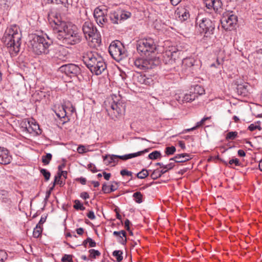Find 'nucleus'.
Segmentation results:
<instances>
[{"label": "nucleus", "instance_id": "nucleus-23", "mask_svg": "<svg viewBox=\"0 0 262 262\" xmlns=\"http://www.w3.org/2000/svg\"><path fill=\"white\" fill-rule=\"evenodd\" d=\"M110 19L112 23L118 24L122 22L121 17H120V14L119 10L114 11L110 14Z\"/></svg>", "mask_w": 262, "mask_h": 262}, {"label": "nucleus", "instance_id": "nucleus-46", "mask_svg": "<svg viewBox=\"0 0 262 262\" xmlns=\"http://www.w3.org/2000/svg\"><path fill=\"white\" fill-rule=\"evenodd\" d=\"M7 257V253L4 250H0V262H5Z\"/></svg>", "mask_w": 262, "mask_h": 262}, {"label": "nucleus", "instance_id": "nucleus-47", "mask_svg": "<svg viewBox=\"0 0 262 262\" xmlns=\"http://www.w3.org/2000/svg\"><path fill=\"white\" fill-rule=\"evenodd\" d=\"M162 174L161 173L160 171H159V169L157 168L152 172V173L151 174V177L153 179H156L160 177H161Z\"/></svg>", "mask_w": 262, "mask_h": 262}, {"label": "nucleus", "instance_id": "nucleus-44", "mask_svg": "<svg viewBox=\"0 0 262 262\" xmlns=\"http://www.w3.org/2000/svg\"><path fill=\"white\" fill-rule=\"evenodd\" d=\"M52 155L50 153L47 154L45 156H42V162L44 164H49L52 158Z\"/></svg>", "mask_w": 262, "mask_h": 262}, {"label": "nucleus", "instance_id": "nucleus-63", "mask_svg": "<svg viewBox=\"0 0 262 262\" xmlns=\"http://www.w3.org/2000/svg\"><path fill=\"white\" fill-rule=\"evenodd\" d=\"M103 175L104 179L106 180H108L111 176L110 173H106V172H103Z\"/></svg>", "mask_w": 262, "mask_h": 262}, {"label": "nucleus", "instance_id": "nucleus-54", "mask_svg": "<svg viewBox=\"0 0 262 262\" xmlns=\"http://www.w3.org/2000/svg\"><path fill=\"white\" fill-rule=\"evenodd\" d=\"M87 241L89 242L90 247H95L96 246V242L93 241L91 237L87 238Z\"/></svg>", "mask_w": 262, "mask_h": 262}, {"label": "nucleus", "instance_id": "nucleus-41", "mask_svg": "<svg viewBox=\"0 0 262 262\" xmlns=\"http://www.w3.org/2000/svg\"><path fill=\"white\" fill-rule=\"evenodd\" d=\"M237 134L236 132H230L227 134L226 139L227 140H234L237 137Z\"/></svg>", "mask_w": 262, "mask_h": 262}, {"label": "nucleus", "instance_id": "nucleus-62", "mask_svg": "<svg viewBox=\"0 0 262 262\" xmlns=\"http://www.w3.org/2000/svg\"><path fill=\"white\" fill-rule=\"evenodd\" d=\"M95 165H87L88 169H89L91 171H92L93 172H95L97 170H96V168L94 166Z\"/></svg>", "mask_w": 262, "mask_h": 262}, {"label": "nucleus", "instance_id": "nucleus-57", "mask_svg": "<svg viewBox=\"0 0 262 262\" xmlns=\"http://www.w3.org/2000/svg\"><path fill=\"white\" fill-rule=\"evenodd\" d=\"M77 181H79L81 184L85 185L86 182V180L85 178L80 177L76 179Z\"/></svg>", "mask_w": 262, "mask_h": 262}, {"label": "nucleus", "instance_id": "nucleus-39", "mask_svg": "<svg viewBox=\"0 0 262 262\" xmlns=\"http://www.w3.org/2000/svg\"><path fill=\"white\" fill-rule=\"evenodd\" d=\"M74 204H75L73 207L76 210H85V208L80 203L79 200H75L74 201Z\"/></svg>", "mask_w": 262, "mask_h": 262}, {"label": "nucleus", "instance_id": "nucleus-34", "mask_svg": "<svg viewBox=\"0 0 262 262\" xmlns=\"http://www.w3.org/2000/svg\"><path fill=\"white\" fill-rule=\"evenodd\" d=\"M42 231L41 226L40 225L37 224L36 227L34 228L33 232V235L34 237L37 238L41 234Z\"/></svg>", "mask_w": 262, "mask_h": 262}, {"label": "nucleus", "instance_id": "nucleus-36", "mask_svg": "<svg viewBox=\"0 0 262 262\" xmlns=\"http://www.w3.org/2000/svg\"><path fill=\"white\" fill-rule=\"evenodd\" d=\"M105 15L104 12L99 8H96L94 11V17L96 19Z\"/></svg>", "mask_w": 262, "mask_h": 262}, {"label": "nucleus", "instance_id": "nucleus-1", "mask_svg": "<svg viewBox=\"0 0 262 262\" xmlns=\"http://www.w3.org/2000/svg\"><path fill=\"white\" fill-rule=\"evenodd\" d=\"M50 24L57 41L63 46L75 45L81 41L82 35L75 25L58 17L51 21Z\"/></svg>", "mask_w": 262, "mask_h": 262}, {"label": "nucleus", "instance_id": "nucleus-15", "mask_svg": "<svg viewBox=\"0 0 262 262\" xmlns=\"http://www.w3.org/2000/svg\"><path fill=\"white\" fill-rule=\"evenodd\" d=\"M134 82L137 84L150 85L152 82V79L150 77H147L145 75L137 72L134 74L133 76Z\"/></svg>", "mask_w": 262, "mask_h": 262}, {"label": "nucleus", "instance_id": "nucleus-8", "mask_svg": "<svg viewBox=\"0 0 262 262\" xmlns=\"http://www.w3.org/2000/svg\"><path fill=\"white\" fill-rule=\"evenodd\" d=\"M82 30L87 39L91 38L92 42H100V34L92 23L90 21H85L83 25Z\"/></svg>", "mask_w": 262, "mask_h": 262}, {"label": "nucleus", "instance_id": "nucleus-53", "mask_svg": "<svg viewBox=\"0 0 262 262\" xmlns=\"http://www.w3.org/2000/svg\"><path fill=\"white\" fill-rule=\"evenodd\" d=\"M248 129L250 131H254L256 129H258L259 130H260L261 129V127L259 125H255L254 124H251L249 126Z\"/></svg>", "mask_w": 262, "mask_h": 262}, {"label": "nucleus", "instance_id": "nucleus-50", "mask_svg": "<svg viewBox=\"0 0 262 262\" xmlns=\"http://www.w3.org/2000/svg\"><path fill=\"white\" fill-rule=\"evenodd\" d=\"M119 187L118 183L116 182H113L110 185V191L111 192H114L118 189Z\"/></svg>", "mask_w": 262, "mask_h": 262}, {"label": "nucleus", "instance_id": "nucleus-27", "mask_svg": "<svg viewBox=\"0 0 262 262\" xmlns=\"http://www.w3.org/2000/svg\"><path fill=\"white\" fill-rule=\"evenodd\" d=\"M55 113L59 118H65L67 116L65 107L63 105L59 107L58 110H55Z\"/></svg>", "mask_w": 262, "mask_h": 262}, {"label": "nucleus", "instance_id": "nucleus-52", "mask_svg": "<svg viewBox=\"0 0 262 262\" xmlns=\"http://www.w3.org/2000/svg\"><path fill=\"white\" fill-rule=\"evenodd\" d=\"M102 190L104 193H109L111 192L110 191V186H108L106 184H104L102 185Z\"/></svg>", "mask_w": 262, "mask_h": 262}, {"label": "nucleus", "instance_id": "nucleus-17", "mask_svg": "<svg viewBox=\"0 0 262 262\" xmlns=\"http://www.w3.org/2000/svg\"><path fill=\"white\" fill-rule=\"evenodd\" d=\"M12 157L9 155L8 150L2 147H0V164H10Z\"/></svg>", "mask_w": 262, "mask_h": 262}, {"label": "nucleus", "instance_id": "nucleus-37", "mask_svg": "<svg viewBox=\"0 0 262 262\" xmlns=\"http://www.w3.org/2000/svg\"><path fill=\"white\" fill-rule=\"evenodd\" d=\"M65 165H59L58 167V171L62 177V179L64 180L67 178V171L66 170H62Z\"/></svg>", "mask_w": 262, "mask_h": 262}, {"label": "nucleus", "instance_id": "nucleus-25", "mask_svg": "<svg viewBox=\"0 0 262 262\" xmlns=\"http://www.w3.org/2000/svg\"><path fill=\"white\" fill-rule=\"evenodd\" d=\"M189 160V156L187 155H179L173 158L170 159V161H174L176 163H184Z\"/></svg>", "mask_w": 262, "mask_h": 262}, {"label": "nucleus", "instance_id": "nucleus-51", "mask_svg": "<svg viewBox=\"0 0 262 262\" xmlns=\"http://www.w3.org/2000/svg\"><path fill=\"white\" fill-rule=\"evenodd\" d=\"M120 174L122 177L132 176L133 172L130 171H128L125 169H124L120 171Z\"/></svg>", "mask_w": 262, "mask_h": 262}, {"label": "nucleus", "instance_id": "nucleus-7", "mask_svg": "<svg viewBox=\"0 0 262 262\" xmlns=\"http://www.w3.org/2000/svg\"><path fill=\"white\" fill-rule=\"evenodd\" d=\"M195 21L196 24L199 26V32L200 33H204L205 36L207 37L213 33L215 25L210 19L202 18L201 16H198Z\"/></svg>", "mask_w": 262, "mask_h": 262}, {"label": "nucleus", "instance_id": "nucleus-5", "mask_svg": "<svg viewBox=\"0 0 262 262\" xmlns=\"http://www.w3.org/2000/svg\"><path fill=\"white\" fill-rule=\"evenodd\" d=\"M157 49V45L155 40L150 38L140 39L137 43V50L142 55L149 56L154 53Z\"/></svg>", "mask_w": 262, "mask_h": 262}, {"label": "nucleus", "instance_id": "nucleus-3", "mask_svg": "<svg viewBox=\"0 0 262 262\" xmlns=\"http://www.w3.org/2000/svg\"><path fill=\"white\" fill-rule=\"evenodd\" d=\"M21 38V34L18 26L13 25L7 27L3 37V40L9 48V52L14 56L19 51Z\"/></svg>", "mask_w": 262, "mask_h": 262}, {"label": "nucleus", "instance_id": "nucleus-6", "mask_svg": "<svg viewBox=\"0 0 262 262\" xmlns=\"http://www.w3.org/2000/svg\"><path fill=\"white\" fill-rule=\"evenodd\" d=\"M108 52L116 61L119 62L127 57V52L123 44L119 41L112 42L109 46Z\"/></svg>", "mask_w": 262, "mask_h": 262}, {"label": "nucleus", "instance_id": "nucleus-11", "mask_svg": "<svg viewBox=\"0 0 262 262\" xmlns=\"http://www.w3.org/2000/svg\"><path fill=\"white\" fill-rule=\"evenodd\" d=\"M237 22V16L233 12H227L223 14L221 19L222 27L226 30H230V28L236 25Z\"/></svg>", "mask_w": 262, "mask_h": 262}, {"label": "nucleus", "instance_id": "nucleus-9", "mask_svg": "<svg viewBox=\"0 0 262 262\" xmlns=\"http://www.w3.org/2000/svg\"><path fill=\"white\" fill-rule=\"evenodd\" d=\"M148 149H145L143 150L139 151L135 153L129 154L123 156L108 155L103 157V160L105 162H108V164H111L112 163H117L118 162L119 159L125 161L127 159H132L137 156H140L143 153L148 152Z\"/></svg>", "mask_w": 262, "mask_h": 262}, {"label": "nucleus", "instance_id": "nucleus-21", "mask_svg": "<svg viewBox=\"0 0 262 262\" xmlns=\"http://www.w3.org/2000/svg\"><path fill=\"white\" fill-rule=\"evenodd\" d=\"M146 59L145 58H138L134 61L135 66L139 69L142 70H146Z\"/></svg>", "mask_w": 262, "mask_h": 262}, {"label": "nucleus", "instance_id": "nucleus-49", "mask_svg": "<svg viewBox=\"0 0 262 262\" xmlns=\"http://www.w3.org/2000/svg\"><path fill=\"white\" fill-rule=\"evenodd\" d=\"M61 261L62 262H73L72 258V255L65 254L62 258Z\"/></svg>", "mask_w": 262, "mask_h": 262}, {"label": "nucleus", "instance_id": "nucleus-30", "mask_svg": "<svg viewBox=\"0 0 262 262\" xmlns=\"http://www.w3.org/2000/svg\"><path fill=\"white\" fill-rule=\"evenodd\" d=\"M121 21H124L131 17L132 14L129 11L123 10H118Z\"/></svg>", "mask_w": 262, "mask_h": 262}, {"label": "nucleus", "instance_id": "nucleus-42", "mask_svg": "<svg viewBox=\"0 0 262 262\" xmlns=\"http://www.w3.org/2000/svg\"><path fill=\"white\" fill-rule=\"evenodd\" d=\"M173 168L172 165H165L162 167H160L159 169L162 175Z\"/></svg>", "mask_w": 262, "mask_h": 262}, {"label": "nucleus", "instance_id": "nucleus-2", "mask_svg": "<svg viewBox=\"0 0 262 262\" xmlns=\"http://www.w3.org/2000/svg\"><path fill=\"white\" fill-rule=\"evenodd\" d=\"M30 46L32 52L36 55H44L48 59L58 57L56 50L51 47V41H47L43 36L32 35Z\"/></svg>", "mask_w": 262, "mask_h": 262}, {"label": "nucleus", "instance_id": "nucleus-43", "mask_svg": "<svg viewBox=\"0 0 262 262\" xmlns=\"http://www.w3.org/2000/svg\"><path fill=\"white\" fill-rule=\"evenodd\" d=\"M40 173L43 176L46 181L50 179L51 174L50 172L46 169L42 168L40 170Z\"/></svg>", "mask_w": 262, "mask_h": 262}, {"label": "nucleus", "instance_id": "nucleus-38", "mask_svg": "<svg viewBox=\"0 0 262 262\" xmlns=\"http://www.w3.org/2000/svg\"><path fill=\"white\" fill-rule=\"evenodd\" d=\"M99 26L103 27V25L107 22L106 16L104 15L95 20Z\"/></svg>", "mask_w": 262, "mask_h": 262}, {"label": "nucleus", "instance_id": "nucleus-32", "mask_svg": "<svg viewBox=\"0 0 262 262\" xmlns=\"http://www.w3.org/2000/svg\"><path fill=\"white\" fill-rule=\"evenodd\" d=\"M123 252L121 250H115L113 255L116 257L117 262H121L123 259Z\"/></svg>", "mask_w": 262, "mask_h": 262}, {"label": "nucleus", "instance_id": "nucleus-31", "mask_svg": "<svg viewBox=\"0 0 262 262\" xmlns=\"http://www.w3.org/2000/svg\"><path fill=\"white\" fill-rule=\"evenodd\" d=\"M51 4L56 5H61L66 8H68L69 3L68 0H47Z\"/></svg>", "mask_w": 262, "mask_h": 262}, {"label": "nucleus", "instance_id": "nucleus-58", "mask_svg": "<svg viewBox=\"0 0 262 262\" xmlns=\"http://www.w3.org/2000/svg\"><path fill=\"white\" fill-rule=\"evenodd\" d=\"M87 216L91 220H94L95 219V215L93 211H90L87 214Z\"/></svg>", "mask_w": 262, "mask_h": 262}, {"label": "nucleus", "instance_id": "nucleus-19", "mask_svg": "<svg viewBox=\"0 0 262 262\" xmlns=\"http://www.w3.org/2000/svg\"><path fill=\"white\" fill-rule=\"evenodd\" d=\"M196 61L193 58H186L183 60L182 64L186 69H189L190 72L193 73L196 66L195 62Z\"/></svg>", "mask_w": 262, "mask_h": 262}, {"label": "nucleus", "instance_id": "nucleus-4", "mask_svg": "<svg viewBox=\"0 0 262 262\" xmlns=\"http://www.w3.org/2000/svg\"><path fill=\"white\" fill-rule=\"evenodd\" d=\"M82 60L91 72L96 75H100L106 69L103 58L97 52H84Z\"/></svg>", "mask_w": 262, "mask_h": 262}, {"label": "nucleus", "instance_id": "nucleus-64", "mask_svg": "<svg viewBox=\"0 0 262 262\" xmlns=\"http://www.w3.org/2000/svg\"><path fill=\"white\" fill-rule=\"evenodd\" d=\"M170 1L171 2V4L173 6H177L181 2L182 0H170Z\"/></svg>", "mask_w": 262, "mask_h": 262}, {"label": "nucleus", "instance_id": "nucleus-13", "mask_svg": "<svg viewBox=\"0 0 262 262\" xmlns=\"http://www.w3.org/2000/svg\"><path fill=\"white\" fill-rule=\"evenodd\" d=\"M60 71L64 72L67 76L71 77H77L81 73L79 67L75 64H68L62 66L60 68Z\"/></svg>", "mask_w": 262, "mask_h": 262}, {"label": "nucleus", "instance_id": "nucleus-12", "mask_svg": "<svg viewBox=\"0 0 262 262\" xmlns=\"http://www.w3.org/2000/svg\"><path fill=\"white\" fill-rule=\"evenodd\" d=\"M206 6L205 11L212 15L215 14L222 6L221 0H204Z\"/></svg>", "mask_w": 262, "mask_h": 262}, {"label": "nucleus", "instance_id": "nucleus-59", "mask_svg": "<svg viewBox=\"0 0 262 262\" xmlns=\"http://www.w3.org/2000/svg\"><path fill=\"white\" fill-rule=\"evenodd\" d=\"M85 149H86L84 146H79L77 149V151L80 154L84 152L85 151Z\"/></svg>", "mask_w": 262, "mask_h": 262}, {"label": "nucleus", "instance_id": "nucleus-26", "mask_svg": "<svg viewBox=\"0 0 262 262\" xmlns=\"http://www.w3.org/2000/svg\"><path fill=\"white\" fill-rule=\"evenodd\" d=\"M196 98V95L191 91L189 94H186L183 96L182 101L186 102H191L195 100Z\"/></svg>", "mask_w": 262, "mask_h": 262}, {"label": "nucleus", "instance_id": "nucleus-18", "mask_svg": "<svg viewBox=\"0 0 262 262\" xmlns=\"http://www.w3.org/2000/svg\"><path fill=\"white\" fill-rule=\"evenodd\" d=\"M115 97L116 100L113 98V101L111 104V108L113 110L116 111L118 114H122L124 112L125 105L117 99V96H115Z\"/></svg>", "mask_w": 262, "mask_h": 262}, {"label": "nucleus", "instance_id": "nucleus-16", "mask_svg": "<svg viewBox=\"0 0 262 262\" xmlns=\"http://www.w3.org/2000/svg\"><path fill=\"white\" fill-rule=\"evenodd\" d=\"M177 19L181 21H185L190 17L189 11L185 8H178L176 11Z\"/></svg>", "mask_w": 262, "mask_h": 262}, {"label": "nucleus", "instance_id": "nucleus-22", "mask_svg": "<svg viewBox=\"0 0 262 262\" xmlns=\"http://www.w3.org/2000/svg\"><path fill=\"white\" fill-rule=\"evenodd\" d=\"M248 85L247 83L238 84L236 88L237 92L240 95L246 96L248 91Z\"/></svg>", "mask_w": 262, "mask_h": 262}, {"label": "nucleus", "instance_id": "nucleus-55", "mask_svg": "<svg viewBox=\"0 0 262 262\" xmlns=\"http://www.w3.org/2000/svg\"><path fill=\"white\" fill-rule=\"evenodd\" d=\"M63 179L60 173L58 172V171L57 173V174L55 176L54 178V181L53 182L54 185H55L56 184V183L58 181H59L60 180Z\"/></svg>", "mask_w": 262, "mask_h": 262}, {"label": "nucleus", "instance_id": "nucleus-29", "mask_svg": "<svg viewBox=\"0 0 262 262\" xmlns=\"http://www.w3.org/2000/svg\"><path fill=\"white\" fill-rule=\"evenodd\" d=\"M192 93L195 94L196 95V97L198 96H201L205 93V90L204 88L199 85H196L194 86L193 91H191Z\"/></svg>", "mask_w": 262, "mask_h": 262}, {"label": "nucleus", "instance_id": "nucleus-45", "mask_svg": "<svg viewBox=\"0 0 262 262\" xmlns=\"http://www.w3.org/2000/svg\"><path fill=\"white\" fill-rule=\"evenodd\" d=\"M161 154L158 151H154L148 155V158L151 160L157 159L158 157H160Z\"/></svg>", "mask_w": 262, "mask_h": 262}, {"label": "nucleus", "instance_id": "nucleus-48", "mask_svg": "<svg viewBox=\"0 0 262 262\" xmlns=\"http://www.w3.org/2000/svg\"><path fill=\"white\" fill-rule=\"evenodd\" d=\"M176 151V148L171 146L167 147L165 149V152L167 155H172Z\"/></svg>", "mask_w": 262, "mask_h": 262}, {"label": "nucleus", "instance_id": "nucleus-10", "mask_svg": "<svg viewBox=\"0 0 262 262\" xmlns=\"http://www.w3.org/2000/svg\"><path fill=\"white\" fill-rule=\"evenodd\" d=\"M21 128L23 132L32 134L34 136L41 134L39 126L33 120H24L21 123Z\"/></svg>", "mask_w": 262, "mask_h": 262}, {"label": "nucleus", "instance_id": "nucleus-33", "mask_svg": "<svg viewBox=\"0 0 262 262\" xmlns=\"http://www.w3.org/2000/svg\"><path fill=\"white\" fill-rule=\"evenodd\" d=\"M133 196L135 202H137V203L140 204L143 202V195L140 192L137 191L135 192L133 194Z\"/></svg>", "mask_w": 262, "mask_h": 262}, {"label": "nucleus", "instance_id": "nucleus-28", "mask_svg": "<svg viewBox=\"0 0 262 262\" xmlns=\"http://www.w3.org/2000/svg\"><path fill=\"white\" fill-rule=\"evenodd\" d=\"M0 199L3 202L9 203L10 200L8 197V192L7 191L5 190H0Z\"/></svg>", "mask_w": 262, "mask_h": 262}, {"label": "nucleus", "instance_id": "nucleus-24", "mask_svg": "<svg viewBox=\"0 0 262 262\" xmlns=\"http://www.w3.org/2000/svg\"><path fill=\"white\" fill-rule=\"evenodd\" d=\"M146 69L147 70L152 69L158 66L160 63V61L159 59L157 58H148L146 59Z\"/></svg>", "mask_w": 262, "mask_h": 262}, {"label": "nucleus", "instance_id": "nucleus-14", "mask_svg": "<svg viewBox=\"0 0 262 262\" xmlns=\"http://www.w3.org/2000/svg\"><path fill=\"white\" fill-rule=\"evenodd\" d=\"M180 53V51L176 50L175 49L165 51L163 54V62L166 64H173Z\"/></svg>", "mask_w": 262, "mask_h": 262}, {"label": "nucleus", "instance_id": "nucleus-35", "mask_svg": "<svg viewBox=\"0 0 262 262\" xmlns=\"http://www.w3.org/2000/svg\"><path fill=\"white\" fill-rule=\"evenodd\" d=\"M148 174L149 173L148 170H147L145 169H142L141 171H140V172H138L136 174V177L138 179H143L147 177L148 176Z\"/></svg>", "mask_w": 262, "mask_h": 262}, {"label": "nucleus", "instance_id": "nucleus-61", "mask_svg": "<svg viewBox=\"0 0 262 262\" xmlns=\"http://www.w3.org/2000/svg\"><path fill=\"white\" fill-rule=\"evenodd\" d=\"M80 197L83 199L86 200L89 198V195L86 192H83L81 193Z\"/></svg>", "mask_w": 262, "mask_h": 262}, {"label": "nucleus", "instance_id": "nucleus-20", "mask_svg": "<svg viewBox=\"0 0 262 262\" xmlns=\"http://www.w3.org/2000/svg\"><path fill=\"white\" fill-rule=\"evenodd\" d=\"M113 235L117 238L118 242L121 244L124 245L126 243V233L124 230L120 231H114Z\"/></svg>", "mask_w": 262, "mask_h": 262}, {"label": "nucleus", "instance_id": "nucleus-40", "mask_svg": "<svg viewBox=\"0 0 262 262\" xmlns=\"http://www.w3.org/2000/svg\"><path fill=\"white\" fill-rule=\"evenodd\" d=\"M89 252L90 253V257L92 258H96L97 256L101 255L100 252L98 250L94 249L89 250Z\"/></svg>", "mask_w": 262, "mask_h": 262}, {"label": "nucleus", "instance_id": "nucleus-60", "mask_svg": "<svg viewBox=\"0 0 262 262\" xmlns=\"http://www.w3.org/2000/svg\"><path fill=\"white\" fill-rule=\"evenodd\" d=\"M130 224V221L128 219H126L124 222V226L126 229L129 231V224Z\"/></svg>", "mask_w": 262, "mask_h": 262}, {"label": "nucleus", "instance_id": "nucleus-56", "mask_svg": "<svg viewBox=\"0 0 262 262\" xmlns=\"http://www.w3.org/2000/svg\"><path fill=\"white\" fill-rule=\"evenodd\" d=\"M246 165H230V167L236 170H241L239 168L242 167L243 168L244 167L246 166Z\"/></svg>", "mask_w": 262, "mask_h": 262}]
</instances>
